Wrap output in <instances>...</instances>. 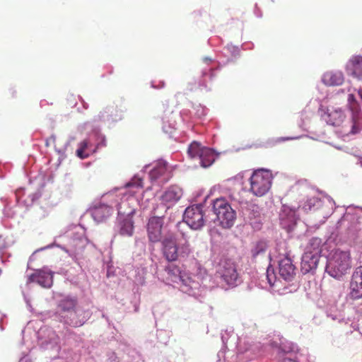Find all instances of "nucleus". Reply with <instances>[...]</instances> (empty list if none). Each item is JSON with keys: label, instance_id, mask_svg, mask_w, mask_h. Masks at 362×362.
<instances>
[{"label": "nucleus", "instance_id": "nucleus-1", "mask_svg": "<svg viewBox=\"0 0 362 362\" xmlns=\"http://www.w3.org/2000/svg\"><path fill=\"white\" fill-rule=\"evenodd\" d=\"M163 254L168 262L177 259L179 254L182 256L190 252L189 244L184 233H170L162 241Z\"/></svg>", "mask_w": 362, "mask_h": 362}, {"label": "nucleus", "instance_id": "nucleus-2", "mask_svg": "<svg viewBox=\"0 0 362 362\" xmlns=\"http://www.w3.org/2000/svg\"><path fill=\"white\" fill-rule=\"evenodd\" d=\"M351 269L350 253L336 250L328 256L326 265L327 272L335 279H340L346 274Z\"/></svg>", "mask_w": 362, "mask_h": 362}, {"label": "nucleus", "instance_id": "nucleus-3", "mask_svg": "<svg viewBox=\"0 0 362 362\" xmlns=\"http://www.w3.org/2000/svg\"><path fill=\"white\" fill-rule=\"evenodd\" d=\"M250 192L257 197L266 194L272 186V175L267 170H255L250 177Z\"/></svg>", "mask_w": 362, "mask_h": 362}, {"label": "nucleus", "instance_id": "nucleus-4", "mask_svg": "<svg viewBox=\"0 0 362 362\" xmlns=\"http://www.w3.org/2000/svg\"><path fill=\"white\" fill-rule=\"evenodd\" d=\"M213 211L219 225L223 228H230L236 219V212L228 202L223 198L214 201Z\"/></svg>", "mask_w": 362, "mask_h": 362}, {"label": "nucleus", "instance_id": "nucleus-5", "mask_svg": "<svg viewBox=\"0 0 362 362\" xmlns=\"http://www.w3.org/2000/svg\"><path fill=\"white\" fill-rule=\"evenodd\" d=\"M183 219L191 228L200 229L204 224L202 207L197 205L187 207L185 211Z\"/></svg>", "mask_w": 362, "mask_h": 362}, {"label": "nucleus", "instance_id": "nucleus-6", "mask_svg": "<svg viewBox=\"0 0 362 362\" xmlns=\"http://www.w3.org/2000/svg\"><path fill=\"white\" fill-rule=\"evenodd\" d=\"M217 273L230 286L235 284L238 276L235 264L230 259H225L219 263Z\"/></svg>", "mask_w": 362, "mask_h": 362}, {"label": "nucleus", "instance_id": "nucleus-7", "mask_svg": "<svg viewBox=\"0 0 362 362\" xmlns=\"http://www.w3.org/2000/svg\"><path fill=\"white\" fill-rule=\"evenodd\" d=\"M151 180H160L161 182H168L172 177V171L164 160H158L149 173Z\"/></svg>", "mask_w": 362, "mask_h": 362}, {"label": "nucleus", "instance_id": "nucleus-8", "mask_svg": "<svg viewBox=\"0 0 362 362\" xmlns=\"http://www.w3.org/2000/svg\"><path fill=\"white\" fill-rule=\"evenodd\" d=\"M89 317L90 313L88 311H86L80 308H76L69 314L63 315L64 322L73 327L82 326Z\"/></svg>", "mask_w": 362, "mask_h": 362}, {"label": "nucleus", "instance_id": "nucleus-9", "mask_svg": "<svg viewBox=\"0 0 362 362\" xmlns=\"http://www.w3.org/2000/svg\"><path fill=\"white\" fill-rule=\"evenodd\" d=\"M163 225V219L161 217H151L147 225L148 236L152 243H157L160 240L161 230Z\"/></svg>", "mask_w": 362, "mask_h": 362}, {"label": "nucleus", "instance_id": "nucleus-10", "mask_svg": "<svg viewBox=\"0 0 362 362\" xmlns=\"http://www.w3.org/2000/svg\"><path fill=\"white\" fill-rule=\"evenodd\" d=\"M350 296L353 299L362 297V267L356 269L350 283Z\"/></svg>", "mask_w": 362, "mask_h": 362}, {"label": "nucleus", "instance_id": "nucleus-11", "mask_svg": "<svg viewBox=\"0 0 362 362\" xmlns=\"http://www.w3.org/2000/svg\"><path fill=\"white\" fill-rule=\"evenodd\" d=\"M28 282L37 283L44 288H50L53 283V275L50 272L37 270L29 276Z\"/></svg>", "mask_w": 362, "mask_h": 362}, {"label": "nucleus", "instance_id": "nucleus-12", "mask_svg": "<svg viewBox=\"0 0 362 362\" xmlns=\"http://www.w3.org/2000/svg\"><path fill=\"white\" fill-rule=\"evenodd\" d=\"M296 267L291 258L286 256L279 262V272L280 276L285 280H291L295 275Z\"/></svg>", "mask_w": 362, "mask_h": 362}, {"label": "nucleus", "instance_id": "nucleus-13", "mask_svg": "<svg viewBox=\"0 0 362 362\" xmlns=\"http://www.w3.org/2000/svg\"><path fill=\"white\" fill-rule=\"evenodd\" d=\"M113 212L112 207L100 204L95 205L91 209V214L94 220L97 222H102L106 220Z\"/></svg>", "mask_w": 362, "mask_h": 362}, {"label": "nucleus", "instance_id": "nucleus-14", "mask_svg": "<svg viewBox=\"0 0 362 362\" xmlns=\"http://www.w3.org/2000/svg\"><path fill=\"white\" fill-rule=\"evenodd\" d=\"M346 69L354 78L362 81V56H353L347 63Z\"/></svg>", "mask_w": 362, "mask_h": 362}, {"label": "nucleus", "instance_id": "nucleus-15", "mask_svg": "<svg viewBox=\"0 0 362 362\" xmlns=\"http://www.w3.org/2000/svg\"><path fill=\"white\" fill-rule=\"evenodd\" d=\"M320 255L311 254L310 252H305L301 261V267L305 272L317 268Z\"/></svg>", "mask_w": 362, "mask_h": 362}, {"label": "nucleus", "instance_id": "nucleus-16", "mask_svg": "<svg viewBox=\"0 0 362 362\" xmlns=\"http://www.w3.org/2000/svg\"><path fill=\"white\" fill-rule=\"evenodd\" d=\"M344 81V77L341 71H327L322 77V81L327 86H340Z\"/></svg>", "mask_w": 362, "mask_h": 362}, {"label": "nucleus", "instance_id": "nucleus-17", "mask_svg": "<svg viewBox=\"0 0 362 362\" xmlns=\"http://www.w3.org/2000/svg\"><path fill=\"white\" fill-rule=\"evenodd\" d=\"M345 119V115L341 109L328 112L325 120L328 124L340 126Z\"/></svg>", "mask_w": 362, "mask_h": 362}, {"label": "nucleus", "instance_id": "nucleus-18", "mask_svg": "<svg viewBox=\"0 0 362 362\" xmlns=\"http://www.w3.org/2000/svg\"><path fill=\"white\" fill-rule=\"evenodd\" d=\"M182 194L181 189L176 186H172L164 192L161 199L166 204L174 203L180 199Z\"/></svg>", "mask_w": 362, "mask_h": 362}, {"label": "nucleus", "instance_id": "nucleus-19", "mask_svg": "<svg viewBox=\"0 0 362 362\" xmlns=\"http://www.w3.org/2000/svg\"><path fill=\"white\" fill-rule=\"evenodd\" d=\"M165 272L167 274V279L168 281L177 283L181 280V270L178 266L169 264L165 267Z\"/></svg>", "mask_w": 362, "mask_h": 362}, {"label": "nucleus", "instance_id": "nucleus-20", "mask_svg": "<svg viewBox=\"0 0 362 362\" xmlns=\"http://www.w3.org/2000/svg\"><path fill=\"white\" fill-rule=\"evenodd\" d=\"M245 204V206L243 207L244 214L248 216L250 219L260 216L262 213V208L259 204L255 203L254 202H246Z\"/></svg>", "mask_w": 362, "mask_h": 362}, {"label": "nucleus", "instance_id": "nucleus-21", "mask_svg": "<svg viewBox=\"0 0 362 362\" xmlns=\"http://www.w3.org/2000/svg\"><path fill=\"white\" fill-rule=\"evenodd\" d=\"M215 159L216 155L214 151L206 147L203 149L202 153L199 158L201 165L204 168L210 166L215 161Z\"/></svg>", "mask_w": 362, "mask_h": 362}, {"label": "nucleus", "instance_id": "nucleus-22", "mask_svg": "<svg viewBox=\"0 0 362 362\" xmlns=\"http://www.w3.org/2000/svg\"><path fill=\"white\" fill-rule=\"evenodd\" d=\"M77 305V300L75 298H65L60 301L59 304V308L60 311L65 314H69V313L74 310Z\"/></svg>", "mask_w": 362, "mask_h": 362}, {"label": "nucleus", "instance_id": "nucleus-23", "mask_svg": "<svg viewBox=\"0 0 362 362\" xmlns=\"http://www.w3.org/2000/svg\"><path fill=\"white\" fill-rule=\"evenodd\" d=\"M322 241L319 238H313L310 240L305 252H310L311 254L320 255L322 252Z\"/></svg>", "mask_w": 362, "mask_h": 362}, {"label": "nucleus", "instance_id": "nucleus-24", "mask_svg": "<svg viewBox=\"0 0 362 362\" xmlns=\"http://www.w3.org/2000/svg\"><path fill=\"white\" fill-rule=\"evenodd\" d=\"M134 232V222L132 218H124L120 223L119 233L122 235L131 236Z\"/></svg>", "mask_w": 362, "mask_h": 362}, {"label": "nucleus", "instance_id": "nucleus-25", "mask_svg": "<svg viewBox=\"0 0 362 362\" xmlns=\"http://www.w3.org/2000/svg\"><path fill=\"white\" fill-rule=\"evenodd\" d=\"M268 245L267 242L260 240L255 243L251 250L252 256L253 258H257L259 256H264L267 250Z\"/></svg>", "mask_w": 362, "mask_h": 362}, {"label": "nucleus", "instance_id": "nucleus-26", "mask_svg": "<svg viewBox=\"0 0 362 362\" xmlns=\"http://www.w3.org/2000/svg\"><path fill=\"white\" fill-rule=\"evenodd\" d=\"M204 148H205V147L202 146L200 143L193 141L189 145L187 153L192 158H199Z\"/></svg>", "mask_w": 362, "mask_h": 362}, {"label": "nucleus", "instance_id": "nucleus-27", "mask_svg": "<svg viewBox=\"0 0 362 362\" xmlns=\"http://www.w3.org/2000/svg\"><path fill=\"white\" fill-rule=\"evenodd\" d=\"M105 112L114 120L121 119L122 118V113L124 110L118 108L117 105H110L105 108Z\"/></svg>", "mask_w": 362, "mask_h": 362}, {"label": "nucleus", "instance_id": "nucleus-28", "mask_svg": "<svg viewBox=\"0 0 362 362\" xmlns=\"http://www.w3.org/2000/svg\"><path fill=\"white\" fill-rule=\"evenodd\" d=\"M90 144L88 140H83L79 144V148L76 150V155L81 159L88 157L89 154L85 151L89 148Z\"/></svg>", "mask_w": 362, "mask_h": 362}, {"label": "nucleus", "instance_id": "nucleus-29", "mask_svg": "<svg viewBox=\"0 0 362 362\" xmlns=\"http://www.w3.org/2000/svg\"><path fill=\"white\" fill-rule=\"evenodd\" d=\"M348 103L351 111L356 112L358 111V104L354 94L348 95Z\"/></svg>", "mask_w": 362, "mask_h": 362}, {"label": "nucleus", "instance_id": "nucleus-30", "mask_svg": "<svg viewBox=\"0 0 362 362\" xmlns=\"http://www.w3.org/2000/svg\"><path fill=\"white\" fill-rule=\"evenodd\" d=\"M267 279L271 287L274 286L276 283V276L274 272H270L269 269L267 271Z\"/></svg>", "mask_w": 362, "mask_h": 362}, {"label": "nucleus", "instance_id": "nucleus-31", "mask_svg": "<svg viewBox=\"0 0 362 362\" xmlns=\"http://www.w3.org/2000/svg\"><path fill=\"white\" fill-rule=\"evenodd\" d=\"M127 187H143V181L140 178H134L131 182H129L127 185Z\"/></svg>", "mask_w": 362, "mask_h": 362}, {"label": "nucleus", "instance_id": "nucleus-32", "mask_svg": "<svg viewBox=\"0 0 362 362\" xmlns=\"http://www.w3.org/2000/svg\"><path fill=\"white\" fill-rule=\"evenodd\" d=\"M229 197L230 198V199L232 201H235V202H238V203H240V204H243V202L240 200V199L238 197H239V194L237 193V194H235V193H233V194H229Z\"/></svg>", "mask_w": 362, "mask_h": 362}, {"label": "nucleus", "instance_id": "nucleus-33", "mask_svg": "<svg viewBox=\"0 0 362 362\" xmlns=\"http://www.w3.org/2000/svg\"><path fill=\"white\" fill-rule=\"evenodd\" d=\"M358 132V128H356V124H354L352 125V129H351V133H352V134H356V133H357Z\"/></svg>", "mask_w": 362, "mask_h": 362}, {"label": "nucleus", "instance_id": "nucleus-34", "mask_svg": "<svg viewBox=\"0 0 362 362\" xmlns=\"http://www.w3.org/2000/svg\"><path fill=\"white\" fill-rule=\"evenodd\" d=\"M284 362H297L295 360L291 359V358H285Z\"/></svg>", "mask_w": 362, "mask_h": 362}, {"label": "nucleus", "instance_id": "nucleus-35", "mask_svg": "<svg viewBox=\"0 0 362 362\" xmlns=\"http://www.w3.org/2000/svg\"><path fill=\"white\" fill-rule=\"evenodd\" d=\"M289 139H291V138H289V137H281V138L279 139V141H286V140H289Z\"/></svg>", "mask_w": 362, "mask_h": 362}, {"label": "nucleus", "instance_id": "nucleus-36", "mask_svg": "<svg viewBox=\"0 0 362 362\" xmlns=\"http://www.w3.org/2000/svg\"><path fill=\"white\" fill-rule=\"evenodd\" d=\"M358 93L361 98V99L362 100V88H360L358 90Z\"/></svg>", "mask_w": 362, "mask_h": 362}, {"label": "nucleus", "instance_id": "nucleus-37", "mask_svg": "<svg viewBox=\"0 0 362 362\" xmlns=\"http://www.w3.org/2000/svg\"><path fill=\"white\" fill-rule=\"evenodd\" d=\"M204 61H205L206 63H208L209 62H210V61H211V59L206 57V58H204Z\"/></svg>", "mask_w": 362, "mask_h": 362}, {"label": "nucleus", "instance_id": "nucleus-38", "mask_svg": "<svg viewBox=\"0 0 362 362\" xmlns=\"http://www.w3.org/2000/svg\"><path fill=\"white\" fill-rule=\"evenodd\" d=\"M310 201H311V200H310V201H309V204H308V209H310V208H311V206H310Z\"/></svg>", "mask_w": 362, "mask_h": 362}, {"label": "nucleus", "instance_id": "nucleus-39", "mask_svg": "<svg viewBox=\"0 0 362 362\" xmlns=\"http://www.w3.org/2000/svg\"><path fill=\"white\" fill-rule=\"evenodd\" d=\"M2 274V270L0 269V276Z\"/></svg>", "mask_w": 362, "mask_h": 362}, {"label": "nucleus", "instance_id": "nucleus-40", "mask_svg": "<svg viewBox=\"0 0 362 362\" xmlns=\"http://www.w3.org/2000/svg\"><path fill=\"white\" fill-rule=\"evenodd\" d=\"M304 208H305V209H307V205H305V206H304Z\"/></svg>", "mask_w": 362, "mask_h": 362}, {"label": "nucleus", "instance_id": "nucleus-41", "mask_svg": "<svg viewBox=\"0 0 362 362\" xmlns=\"http://www.w3.org/2000/svg\"><path fill=\"white\" fill-rule=\"evenodd\" d=\"M25 362H32L31 361H25Z\"/></svg>", "mask_w": 362, "mask_h": 362}]
</instances>
